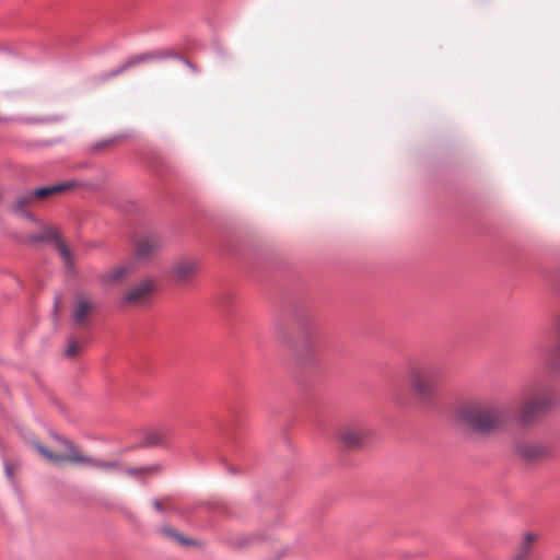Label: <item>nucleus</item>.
<instances>
[{
    "instance_id": "obj_1",
    "label": "nucleus",
    "mask_w": 560,
    "mask_h": 560,
    "mask_svg": "<svg viewBox=\"0 0 560 560\" xmlns=\"http://www.w3.org/2000/svg\"><path fill=\"white\" fill-rule=\"evenodd\" d=\"M504 410L501 406L491 402H478L464 407L460 420L469 428L488 433L499 428L504 420Z\"/></svg>"
},
{
    "instance_id": "obj_2",
    "label": "nucleus",
    "mask_w": 560,
    "mask_h": 560,
    "mask_svg": "<svg viewBox=\"0 0 560 560\" xmlns=\"http://www.w3.org/2000/svg\"><path fill=\"white\" fill-rule=\"evenodd\" d=\"M54 440L55 445L51 448L42 445L37 441H34L32 445L35 448V451L49 463L56 465H82V462H77L71 458L73 453H77V455L79 456L85 455L72 442L60 436H56Z\"/></svg>"
},
{
    "instance_id": "obj_3",
    "label": "nucleus",
    "mask_w": 560,
    "mask_h": 560,
    "mask_svg": "<svg viewBox=\"0 0 560 560\" xmlns=\"http://www.w3.org/2000/svg\"><path fill=\"white\" fill-rule=\"evenodd\" d=\"M156 291V280L152 277H145L124 292L120 303L128 307H141L150 303Z\"/></svg>"
},
{
    "instance_id": "obj_4",
    "label": "nucleus",
    "mask_w": 560,
    "mask_h": 560,
    "mask_svg": "<svg viewBox=\"0 0 560 560\" xmlns=\"http://www.w3.org/2000/svg\"><path fill=\"white\" fill-rule=\"evenodd\" d=\"M411 387L415 395L427 400L431 398L436 388V376L433 371L425 366L415 365L409 371Z\"/></svg>"
},
{
    "instance_id": "obj_5",
    "label": "nucleus",
    "mask_w": 560,
    "mask_h": 560,
    "mask_svg": "<svg viewBox=\"0 0 560 560\" xmlns=\"http://www.w3.org/2000/svg\"><path fill=\"white\" fill-rule=\"evenodd\" d=\"M372 429L362 422H349L338 430V440L347 448H360L372 436Z\"/></svg>"
},
{
    "instance_id": "obj_6",
    "label": "nucleus",
    "mask_w": 560,
    "mask_h": 560,
    "mask_svg": "<svg viewBox=\"0 0 560 560\" xmlns=\"http://www.w3.org/2000/svg\"><path fill=\"white\" fill-rule=\"evenodd\" d=\"M552 402L553 395L549 389L534 392L523 401L520 417L523 421L528 422L548 409Z\"/></svg>"
},
{
    "instance_id": "obj_7",
    "label": "nucleus",
    "mask_w": 560,
    "mask_h": 560,
    "mask_svg": "<svg viewBox=\"0 0 560 560\" xmlns=\"http://www.w3.org/2000/svg\"><path fill=\"white\" fill-rule=\"evenodd\" d=\"M199 271V262L192 257H179L170 268V277L177 284L190 282Z\"/></svg>"
},
{
    "instance_id": "obj_8",
    "label": "nucleus",
    "mask_w": 560,
    "mask_h": 560,
    "mask_svg": "<svg viewBox=\"0 0 560 560\" xmlns=\"http://www.w3.org/2000/svg\"><path fill=\"white\" fill-rule=\"evenodd\" d=\"M30 240L34 243L49 242L56 245V248L67 268L72 266V255L69 247L60 237L59 230L56 226H44L40 234L32 235Z\"/></svg>"
},
{
    "instance_id": "obj_9",
    "label": "nucleus",
    "mask_w": 560,
    "mask_h": 560,
    "mask_svg": "<svg viewBox=\"0 0 560 560\" xmlns=\"http://www.w3.org/2000/svg\"><path fill=\"white\" fill-rule=\"evenodd\" d=\"M16 95L12 92H7L3 95V103L5 110H2L0 108V121H12V120H20L27 124H43L48 122L51 119L48 117H42V116H30L25 114L18 115L16 112Z\"/></svg>"
},
{
    "instance_id": "obj_10",
    "label": "nucleus",
    "mask_w": 560,
    "mask_h": 560,
    "mask_svg": "<svg viewBox=\"0 0 560 560\" xmlns=\"http://www.w3.org/2000/svg\"><path fill=\"white\" fill-rule=\"evenodd\" d=\"M163 240L159 234H144L136 242V257L140 260H149L163 248Z\"/></svg>"
},
{
    "instance_id": "obj_11",
    "label": "nucleus",
    "mask_w": 560,
    "mask_h": 560,
    "mask_svg": "<svg viewBox=\"0 0 560 560\" xmlns=\"http://www.w3.org/2000/svg\"><path fill=\"white\" fill-rule=\"evenodd\" d=\"M96 308L95 301L85 294H80L74 299L71 319L75 326H86L89 317Z\"/></svg>"
},
{
    "instance_id": "obj_12",
    "label": "nucleus",
    "mask_w": 560,
    "mask_h": 560,
    "mask_svg": "<svg viewBox=\"0 0 560 560\" xmlns=\"http://www.w3.org/2000/svg\"><path fill=\"white\" fill-rule=\"evenodd\" d=\"M540 539L536 532H524L511 556V560H530L535 547Z\"/></svg>"
},
{
    "instance_id": "obj_13",
    "label": "nucleus",
    "mask_w": 560,
    "mask_h": 560,
    "mask_svg": "<svg viewBox=\"0 0 560 560\" xmlns=\"http://www.w3.org/2000/svg\"><path fill=\"white\" fill-rule=\"evenodd\" d=\"M71 458L77 462H82L81 466L96 468L104 471H115L119 468V463L115 460H104L88 455L79 456L77 453H73Z\"/></svg>"
},
{
    "instance_id": "obj_14",
    "label": "nucleus",
    "mask_w": 560,
    "mask_h": 560,
    "mask_svg": "<svg viewBox=\"0 0 560 560\" xmlns=\"http://www.w3.org/2000/svg\"><path fill=\"white\" fill-rule=\"evenodd\" d=\"M77 184L74 182H65L51 186H46L42 188H37L34 190V196L36 201H42L51 198L55 195L65 192L71 188H74Z\"/></svg>"
},
{
    "instance_id": "obj_15",
    "label": "nucleus",
    "mask_w": 560,
    "mask_h": 560,
    "mask_svg": "<svg viewBox=\"0 0 560 560\" xmlns=\"http://www.w3.org/2000/svg\"><path fill=\"white\" fill-rule=\"evenodd\" d=\"M523 458L536 460L544 457L548 453V448L539 443H527L520 447Z\"/></svg>"
},
{
    "instance_id": "obj_16",
    "label": "nucleus",
    "mask_w": 560,
    "mask_h": 560,
    "mask_svg": "<svg viewBox=\"0 0 560 560\" xmlns=\"http://www.w3.org/2000/svg\"><path fill=\"white\" fill-rule=\"evenodd\" d=\"M161 471V466L159 464L148 465V466H137V467H128L124 470V472L128 476L135 477L137 479H143L147 476H153Z\"/></svg>"
},
{
    "instance_id": "obj_17",
    "label": "nucleus",
    "mask_w": 560,
    "mask_h": 560,
    "mask_svg": "<svg viewBox=\"0 0 560 560\" xmlns=\"http://www.w3.org/2000/svg\"><path fill=\"white\" fill-rule=\"evenodd\" d=\"M131 271V268L126 265L114 267L103 275V280L108 283L119 282L125 279Z\"/></svg>"
},
{
    "instance_id": "obj_18",
    "label": "nucleus",
    "mask_w": 560,
    "mask_h": 560,
    "mask_svg": "<svg viewBox=\"0 0 560 560\" xmlns=\"http://www.w3.org/2000/svg\"><path fill=\"white\" fill-rule=\"evenodd\" d=\"M36 201V198L34 196V190L33 191H26L20 196H18V198L15 199L14 203H13V209L15 211H22L24 210L25 208L34 205Z\"/></svg>"
},
{
    "instance_id": "obj_19",
    "label": "nucleus",
    "mask_w": 560,
    "mask_h": 560,
    "mask_svg": "<svg viewBox=\"0 0 560 560\" xmlns=\"http://www.w3.org/2000/svg\"><path fill=\"white\" fill-rule=\"evenodd\" d=\"M88 339L83 336H71L68 339V347L67 350H80L81 348L88 347Z\"/></svg>"
},
{
    "instance_id": "obj_20",
    "label": "nucleus",
    "mask_w": 560,
    "mask_h": 560,
    "mask_svg": "<svg viewBox=\"0 0 560 560\" xmlns=\"http://www.w3.org/2000/svg\"><path fill=\"white\" fill-rule=\"evenodd\" d=\"M162 533L184 546H188L192 542L190 539L184 537L183 535L178 534L175 529L170 527L162 528Z\"/></svg>"
},
{
    "instance_id": "obj_21",
    "label": "nucleus",
    "mask_w": 560,
    "mask_h": 560,
    "mask_svg": "<svg viewBox=\"0 0 560 560\" xmlns=\"http://www.w3.org/2000/svg\"><path fill=\"white\" fill-rule=\"evenodd\" d=\"M151 58V55H142V56H137L135 58H131L130 60H128L127 62H125L122 66H120L116 71H115V74H118V73H121L124 72L125 70H127L128 68L139 63V62H142V61H145V60H149Z\"/></svg>"
},
{
    "instance_id": "obj_22",
    "label": "nucleus",
    "mask_w": 560,
    "mask_h": 560,
    "mask_svg": "<svg viewBox=\"0 0 560 560\" xmlns=\"http://www.w3.org/2000/svg\"><path fill=\"white\" fill-rule=\"evenodd\" d=\"M61 310H62L61 300L59 296H56L55 301H54L52 311H51V318L55 324H58V322L60 319Z\"/></svg>"
},
{
    "instance_id": "obj_23",
    "label": "nucleus",
    "mask_w": 560,
    "mask_h": 560,
    "mask_svg": "<svg viewBox=\"0 0 560 560\" xmlns=\"http://www.w3.org/2000/svg\"><path fill=\"white\" fill-rule=\"evenodd\" d=\"M162 442V435L158 432L151 433L147 436V445H159Z\"/></svg>"
},
{
    "instance_id": "obj_24",
    "label": "nucleus",
    "mask_w": 560,
    "mask_h": 560,
    "mask_svg": "<svg viewBox=\"0 0 560 560\" xmlns=\"http://www.w3.org/2000/svg\"><path fill=\"white\" fill-rule=\"evenodd\" d=\"M170 499L168 498H164V499H154L152 501V504L154 506V509L159 512H162L164 510V505L163 503L164 502H167Z\"/></svg>"
},
{
    "instance_id": "obj_25",
    "label": "nucleus",
    "mask_w": 560,
    "mask_h": 560,
    "mask_svg": "<svg viewBox=\"0 0 560 560\" xmlns=\"http://www.w3.org/2000/svg\"><path fill=\"white\" fill-rule=\"evenodd\" d=\"M15 467L11 464L5 465V474L9 478H13Z\"/></svg>"
},
{
    "instance_id": "obj_26",
    "label": "nucleus",
    "mask_w": 560,
    "mask_h": 560,
    "mask_svg": "<svg viewBox=\"0 0 560 560\" xmlns=\"http://www.w3.org/2000/svg\"><path fill=\"white\" fill-rule=\"evenodd\" d=\"M557 339H558V346L560 347V324L558 325V328H557Z\"/></svg>"
},
{
    "instance_id": "obj_27",
    "label": "nucleus",
    "mask_w": 560,
    "mask_h": 560,
    "mask_svg": "<svg viewBox=\"0 0 560 560\" xmlns=\"http://www.w3.org/2000/svg\"><path fill=\"white\" fill-rule=\"evenodd\" d=\"M75 353L77 352H72V351L67 352L68 357L71 359L75 357Z\"/></svg>"
},
{
    "instance_id": "obj_28",
    "label": "nucleus",
    "mask_w": 560,
    "mask_h": 560,
    "mask_svg": "<svg viewBox=\"0 0 560 560\" xmlns=\"http://www.w3.org/2000/svg\"><path fill=\"white\" fill-rule=\"evenodd\" d=\"M553 560H560V557H556Z\"/></svg>"
}]
</instances>
